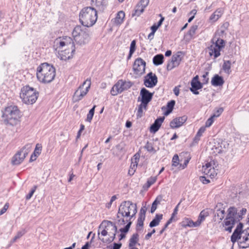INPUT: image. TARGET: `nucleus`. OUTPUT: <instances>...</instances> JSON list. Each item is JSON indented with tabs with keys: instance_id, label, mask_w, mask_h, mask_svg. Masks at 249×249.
<instances>
[{
	"instance_id": "nucleus-1",
	"label": "nucleus",
	"mask_w": 249,
	"mask_h": 249,
	"mask_svg": "<svg viewBox=\"0 0 249 249\" xmlns=\"http://www.w3.org/2000/svg\"><path fill=\"white\" fill-rule=\"evenodd\" d=\"M117 230V227L114 223L104 220L99 227V238L104 243H111L115 239Z\"/></svg>"
},
{
	"instance_id": "nucleus-2",
	"label": "nucleus",
	"mask_w": 249,
	"mask_h": 249,
	"mask_svg": "<svg viewBox=\"0 0 249 249\" xmlns=\"http://www.w3.org/2000/svg\"><path fill=\"white\" fill-rule=\"evenodd\" d=\"M36 76L38 80L42 83H50L55 76V69L48 63H42L37 69Z\"/></svg>"
},
{
	"instance_id": "nucleus-3",
	"label": "nucleus",
	"mask_w": 249,
	"mask_h": 249,
	"mask_svg": "<svg viewBox=\"0 0 249 249\" xmlns=\"http://www.w3.org/2000/svg\"><path fill=\"white\" fill-rule=\"evenodd\" d=\"M2 118L5 124L16 125L19 121L20 111L17 106L8 107L3 111Z\"/></svg>"
},
{
	"instance_id": "nucleus-4",
	"label": "nucleus",
	"mask_w": 249,
	"mask_h": 249,
	"mask_svg": "<svg viewBox=\"0 0 249 249\" xmlns=\"http://www.w3.org/2000/svg\"><path fill=\"white\" fill-rule=\"evenodd\" d=\"M137 212L136 204L130 201H124L121 203L117 213V217L125 218L128 220H131Z\"/></svg>"
},
{
	"instance_id": "nucleus-5",
	"label": "nucleus",
	"mask_w": 249,
	"mask_h": 249,
	"mask_svg": "<svg viewBox=\"0 0 249 249\" xmlns=\"http://www.w3.org/2000/svg\"><path fill=\"white\" fill-rule=\"evenodd\" d=\"M38 96V92L29 86L23 87L20 93V98L26 104H33L36 102Z\"/></svg>"
},
{
	"instance_id": "nucleus-6",
	"label": "nucleus",
	"mask_w": 249,
	"mask_h": 249,
	"mask_svg": "<svg viewBox=\"0 0 249 249\" xmlns=\"http://www.w3.org/2000/svg\"><path fill=\"white\" fill-rule=\"evenodd\" d=\"M241 218V216L237 213L236 208L232 207H230L228 210L227 215L224 220L225 230L231 232L235 223L239 221Z\"/></svg>"
},
{
	"instance_id": "nucleus-7",
	"label": "nucleus",
	"mask_w": 249,
	"mask_h": 249,
	"mask_svg": "<svg viewBox=\"0 0 249 249\" xmlns=\"http://www.w3.org/2000/svg\"><path fill=\"white\" fill-rule=\"evenodd\" d=\"M73 40L76 44L82 45L87 43L89 40V36L87 29H83L80 26H76L72 33Z\"/></svg>"
},
{
	"instance_id": "nucleus-8",
	"label": "nucleus",
	"mask_w": 249,
	"mask_h": 249,
	"mask_svg": "<svg viewBox=\"0 0 249 249\" xmlns=\"http://www.w3.org/2000/svg\"><path fill=\"white\" fill-rule=\"evenodd\" d=\"M93 13L92 7H87L82 10L79 15V20L84 26L89 27L93 25Z\"/></svg>"
},
{
	"instance_id": "nucleus-9",
	"label": "nucleus",
	"mask_w": 249,
	"mask_h": 249,
	"mask_svg": "<svg viewBox=\"0 0 249 249\" xmlns=\"http://www.w3.org/2000/svg\"><path fill=\"white\" fill-rule=\"evenodd\" d=\"M55 45L57 47V49H63L64 47L71 48V53H74L75 48L74 43L72 38L69 36H64L56 38L54 41Z\"/></svg>"
},
{
	"instance_id": "nucleus-10",
	"label": "nucleus",
	"mask_w": 249,
	"mask_h": 249,
	"mask_svg": "<svg viewBox=\"0 0 249 249\" xmlns=\"http://www.w3.org/2000/svg\"><path fill=\"white\" fill-rule=\"evenodd\" d=\"M91 85L90 79H87L75 91L72 98L74 102L81 100L89 91Z\"/></svg>"
},
{
	"instance_id": "nucleus-11",
	"label": "nucleus",
	"mask_w": 249,
	"mask_h": 249,
	"mask_svg": "<svg viewBox=\"0 0 249 249\" xmlns=\"http://www.w3.org/2000/svg\"><path fill=\"white\" fill-rule=\"evenodd\" d=\"M132 86V83L130 81L119 80L112 88L110 93L113 96H115L122 92L123 91L129 89Z\"/></svg>"
},
{
	"instance_id": "nucleus-12",
	"label": "nucleus",
	"mask_w": 249,
	"mask_h": 249,
	"mask_svg": "<svg viewBox=\"0 0 249 249\" xmlns=\"http://www.w3.org/2000/svg\"><path fill=\"white\" fill-rule=\"evenodd\" d=\"M31 148L32 145L31 144H26L13 157L12 160V164L14 165L19 164L31 151Z\"/></svg>"
},
{
	"instance_id": "nucleus-13",
	"label": "nucleus",
	"mask_w": 249,
	"mask_h": 249,
	"mask_svg": "<svg viewBox=\"0 0 249 249\" xmlns=\"http://www.w3.org/2000/svg\"><path fill=\"white\" fill-rule=\"evenodd\" d=\"M146 62L141 58H137L133 65V70L134 73L141 76L145 72Z\"/></svg>"
},
{
	"instance_id": "nucleus-14",
	"label": "nucleus",
	"mask_w": 249,
	"mask_h": 249,
	"mask_svg": "<svg viewBox=\"0 0 249 249\" xmlns=\"http://www.w3.org/2000/svg\"><path fill=\"white\" fill-rule=\"evenodd\" d=\"M214 165L213 161L206 163L202 167V172L211 178H214L217 175V171L214 168Z\"/></svg>"
},
{
	"instance_id": "nucleus-15",
	"label": "nucleus",
	"mask_w": 249,
	"mask_h": 249,
	"mask_svg": "<svg viewBox=\"0 0 249 249\" xmlns=\"http://www.w3.org/2000/svg\"><path fill=\"white\" fill-rule=\"evenodd\" d=\"M153 96V93L149 92L145 88L141 89L140 96L138 98V101H141L143 105H147L151 101Z\"/></svg>"
},
{
	"instance_id": "nucleus-16",
	"label": "nucleus",
	"mask_w": 249,
	"mask_h": 249,
	"mask_svg": "<svg viewBox=\"0 0 249 249\" xmlns=\"http://www.w3.org/2000/svg\"><path fill=\"white\" fill-rule=\"evenodd\" d=\"M240 248L244 249L249 247V228L246 231H243L237 240Z\"/></svg>"
},
{
	"instance_id": "nucleus-17",
	"label": "nucleus",
	"mask_w": 249,
	"mask_h": 249,
	"mask_svg": "<svg viewBox=\"0 0 249 249\" xmlns=\"http://www.w3.org/2000/svg\"><path fill=\"white\" fill-rule=\"evenodd\" d=\"M158 83L156 75L152 72L148 73L144 78V85L149 88H153Z\"/></svg>"
},
{
	"instance_id": "nucleus-18",
	"label": "nucleus",
	"mask_w": 249,
	"mask_h": 249,
	"mask_svg": "<svg viewBox=\"0 0 249 249\" xmlns=\"http://www.w3.org/2000/svg\"><path fill=\"white\" fill-rule=\"evenodd\" d=\"M149 0H141L136 5L134 12L132 14V17H139L144 11L145 8L148 5Z\"/></svg>"
},
{
	"instance_id": "nucleus-19",
	"label": "nucleus",
	"mask_w": 249,
	"mask_h": 249,
	"mask_svg": "<svg viewBox=\"0 0 249 249\" xmlns=\"http://www.w3.org/2000/svg\"><path fill=\"white\" fill-rule=\"evenodd\" d=\"M228 147L229 143L227 142L223 141L221 143H215L212 148V150L213 153L216 155L226 151Z\"/></svg>"
},
{
	"instance_id": "nucleus-20",
	"label": "nucleus",
	"mask_w": 249,
	"mask_h": 249,
	"mask_svg": "<svg viewBox=\"0 0 249 249\" xmlns=\"http://www.w3.org/2000/svg\"><path fill=\"white\" fill-rule=\"evenodd\" d=\"M187 119L186 116H183L174 119L170 123V126L172 128H177L181 126Z\"/></svg>"
},
{
	"instance_id": "nucleus-21",
	"label": "nucleus",
	"mask_w": 249,
	"mask_h": 249,
	"mask_svg": "<svg viewBox=\"0 0 249 249\" xmlns=\"http://www.w3.org/2000/svg\"><path fill=\"white\" fill-rule=\"evenodd\" d=\"M74 53H71V48H66L64 50L63 49H58L59 57L61 60H66L72 57Z\"/></svg>"
},
{
	"instance_id": "nucleus-22",
	"label": "nucleus",
	"mask_w": 249,
	"mask_h": 249,
	"mask_svg": "<svg viewBox=\"0 0 249 249\" xmlns=\"http://www.w3.org/2000/svg\"><path fill=\"white\" fill-rule=\"evenodd\" d=\"M191 86L190 90L195 94L197 95L199 92L197 91L202 88V84L198 81V76L195 77L191 82Z\"/></svg>"
},
{
	"instance_id": "nucleus-23",
	"label": "nucleus",
	"mask_w": 249,
	"mask_h": 249,
	"mask_svg": "<svg viewBox=\"0 0 249 249\" xmlns=\"http://www.w3.org/2000/svg\"><path fill=\"white\" fill-rule=\"evenodd\" d=\"M164 119V117L157 119L150 127V132L155 133L157 132L160 128Z\"/></svg>"
},
{
	"instance_id": "nucleus-24",
	"label": "nucleus",
	"mask_w": 249,
	"mask_h": 249,
	"mask_svg": "<svg viewBox=\"0 0 249 249\" xmlns=\"http://www.w3.org/2000/svg\"><path fill=\"white\" fill-rule=\"evenodd\" d=\"M217 206L215 208V210L214 212L213 220L214 221L220 222L224 218L225 214V212L224 209H217Z\"/></svg>"
},
{
	"instance_id": "nucleus-25",
	"label": "nucleus",
	"mask_w": 249,
	"mask_h": 249,
	"mask_svg": "<svg viewBox=\"0 0 249 249\" xmlns=\"http://www.w3.org/2000/svg\"><path fill=\"white\" fill-rule=\"evenodd\" d=\"M208 49L210 55H213L214 58L218 57L220 55L221 50L220 47H217L216 45L212 44Z\"/></svg>"
},
{
	"instance_id": "nucleus-26",
	"label": "nucleus",
	"mask_w": 249,
	"mask_h": 249,
	"mask_svg": "<svg viewBox=\"0 0 249 249\" xmlns=\"http://www.w3.org/2000/svg\"><path fill=\"white\" fill-rule=\"evenodd\" d=\"M243 228V224L240 223L237 226L236 229L234 231L233 234L231 236V241L234 243L237 241L238 238H239V236L242 232L241 231L242 229Z\"/></svg>"
},
{
	"instance_id": "nucleus-27",
	"label": "nucleus",
	"mask_w": 249,
	"mask_h": 249,
	"mask_svg": "<svg viewBox=\"0 0 249 249\" xmlns=\"http://www.w3.org/2000/svg\"><path fill=\"white\" fill-rule=\"evenodd\" d=\"M224 12L223 9L222 8H218L210 17V20L213 22L217 21L223 15Z\"/></svg>"
},
{
	"instance_id": "nucleus-28",
	"label": "nucleus",
	"mask_w": 249,
	"mask_h": 249,
	"mask_svg": "<svg viewBox=\"0 0 249 249\" xmlns=\"http://www.w3.org/2000/svg\"><path fill=\"white\" fill-rule=\"evenodd\" d=\"M211 83L214 86H220L224 84V81L221 76L216 74L212 78Z\"/></svg>"
},
{
	"instance_id": "nucleus-29",
	"label": "nucleus",
	"mask_w": 249,
	"mask_h": 249,
	"mask_svg": "<svg viewBox=\"0 0 249 249\" xmlns=\"http://www.w3.org/2000/svg\"><path fill=\"white\" fill-rule=\"evenodd\" d=\"M139 240V234L137 233L133 234L129 241V247L130 248H136L134 246L138 243Z\"/></svg>"
},
{
	"instance_id": "nucleus-30",
	"label": "nucleus",
	"mask_w": 249,
	"mask_h": 249,
	"mask_svg": "<svg viewBox=\"0 0 249 249\" xmlns=\"http://www.w3.org/2000/svg\"><path fill=\"white\" fill-rule=\"evenodd\" d=\"M140 154L139 153H136L133 158L131 159V163L130 165V169H132L136 171V168L138 165V162L140 160Z\"/></svg>"
},
{
	"instance_id": "nucleus-31",
	"label": "nucleus",
	"mask_w": 249,
	"mask_h": 249,
	"mask_svg": "<svg viewBox=\"0 0 249 249\" xmlns=\"http://www.w3.org/2000/svg\"><path fill=\"white\" fill-rule=\"evenodd\" d=\"M125 17V14L123 11H119L116 18H114V22L116 25H120L121 24L123 21Z\"/></svg>"
},
{
	"instance_id": "nucleus-32",
	"label": "nucleus",
	"mask_w": 249,
	"mask_h": 249,
	"mask_svg": "<svg viewBox=\"0 0 249 249\" xmlns=\"http://www.w3.org/2000/svg\"><path fill=\"white\" fill-rule=\"evenodd\" d=\"M163 215L162 214H157L155 218L152 220L149 224V226L151 228L158 226L160 220L162 218Z\"/></svg>"
},
{
	"instance_id": "nucleus-33",
	"label": "nucleus",
	"mask_w": 249,
	"mask_h": 249,
	"mask_svg": "<svg viewBox=\"0 0 249 249\" xmlns=\"http://www.w3.org/2000/svg\"><path fill=\"white\" fill-rule=\"evenodd\" d=\"M164 56L162 54L156 55L153 58V64L156 66L161 65L163 62Z\"/></svg>"
},
{
	"instance_id": "nucleus-34",
	"label": "nucleus",
	"mask_w": 249,
	"mask_h": 249,
	"mask_svg": "<svg viewBox=\"0 0 249 249\" xmlns=\"http://www.w3.org/2000/svg\"><path fill=\"white\" fill-rule=\"evenodd\" d=\"M181 59V52H178L177 54L173 55L171 58V60L174 62V64L178 66L179 65Z\"/></svg>"
},
{
	"instance_id": "nucleus-35",
	"label": "nucleus",
	"mask_w": 249,
	"mask_h": 249,
	"mask_svg": "<svg viewBox=\"0 0 249 249\" xmlns=\"http://www.w3.org/2000/svg\"><path fill=\"white\" fill-rule=\"evenodd\" d=\"M147 107V105H143L142 103H141V104L139 106L137 112V117L138 118H140L143 116V110H146Z\"/></svg>"
},
{
	"instance_id": "nucleus-36",
	"label": "nucleus",
	"mask_w": 249,
	"mask_h": 249,
	"mask_svg": "<svg viewBox=\"0 0 249 249\" xmlns=\"http://www.w3.org/2000/svg\"><path fill=\"white\" fill-rule=\"evenodd\" d=\"M145 217L143 216H141V215L139 216V217L138 219V221H137V226H136V230L138 231H141L142 230L143 225V221L145 220Z\"/></svg>"
},
{
	"instance_id": "nucleus-37",
	"label": "nucleus",
	"mask_w": 249,
	"mask_h": 249,
	"mask_svg": "<svg viewBox=\"0 0 249 249\" xmlns=\"http://www.w3.org/2000/svg\"><path fill=\"white\" fill-rule=\"evenodd\" d=\"M175 105V101L174 100H171L167 104V110L165 111L164 114L166 116L169 115L172 111Z\"/></svg>"
},
{
	"instance_id": "nucleus-38",
	"label": "nucleus",
	"mask_w": 249,
	"mask_h": 249,
	"mask_svg": "<svg viewBox=\"0 0 249 249\" xmlns=\"http://www.w3.org/2000/svg\"><path fill=\"white\" fill-rule=\"evenodd\" d=\"M231 62L230 61H224L222 68L224 72L228 74L231 72Z\"/></svg>"
},
{
	"instance_id": "nucleus-39",
	"label": "nucleus",
	"mask_w": 249,
	"mask_h": 249,
	"mask_svg": "<svg viewBox=\"0 0 249 249\" xmlns=\"http://www.w3.org/2000/svg\"><path fill=\"white\" fill-rule=\"evenodd\" d=\"M162 196H158L155 201L153 202L151 208V213H153L156 210L157 205L160 203L162 200Z\"/></svg>"
},
{
	"instance_id": "nucleus-40",
	"label": "nucleus",
	"mask_w": 249,
	"mask_h": 249,
	"mask_svg": "<svg viewBox=\"0 0 249 249\" xmlns=\"http://www.w3.org/2000/svg\"><path fill=\"white\" fill-rule=\"evenodd\" d=\"M125 221L126 222H127V224L125 226L124 228L120 229V231L121 232H124V233L127 232L130 228V227L132 224V222L131 221V220H128L127 219L124 220V218H122V224H124L125 223Z\"/></svg>"
},
{
	"instance_id": "nucleus-41",
	"label": "nucleus",
	"mask_w": 249,
	"mask_h": 249,
	"mask_svg": "<svg viewBox=\"0 0 249 249\" xmlns=\"http://www.w3.org/2000/svg\"><path fill=\"white\" fill-rule=\"evenodd\" d=\"M205 127L204 126H202L199 128L194 138V141L196 142H197L199 140L200 137L202 136V134L205 132Z\"/></svg>"
},
{
	"instance_id": "nucleus-42",
	"label": "nucleus",
	"mask_w": 249,
	"mask_h": 249,
	"mask_svg": "<svg viewBox=\"0 0 249 249\" xmlns=\"http://www.w3.org/2000/svg\"><path fill=\"white\" fill-rule=\"evenodd\" d=\"M209 214V213L208 210H204L200 212L198 219L202 223Z\"/></svg>"
},
{
	"instance_id": "nucleus-43",
	"label": "nucleus",
	"mask_w": 249,
	"mask_h": 249,
	"mask_svg": "<svg viewBox=\"0 0 249 249\" xmlns=\"http://www.w3.org/2000/svg\"><path fill=\"white\" fill-rule=\"evenodd\" d=\"M213 44L214 45H216L217 47H219L221 50L222 48L224 47L225 45V41L222 39L218 38L217 39V40H215V42L213 43Z\"/></svg>"
},
{
	"instance_id": "nucleus-44",
	"label": "nucleus",
	"mask_w": 249,
	"mask_h": 249,
	"mask_svg": "<svg viewBox=\"0 0 249 249\" xmlns=\"http://www.w3.org/2000/svg\"><path fill=\"white\" fill-rule=\"evenodd\" d=\"M25 232L24 230L19 231L17 234L14 237V238L11 240V243H14L17 239L20 238L21 236H22L24 234Z\"/></svg>"
},
{
	"instance_id": "nucleus-45",
	"label": "nucleus",
	"mask_w": 249,
	"mask_h": 249,
	"mask_svg": "<svg viewBox=\"0 0 249 249\" xmlns=\"http://www.w3.org/2000/svg\"><path fill=\"white\" fill-rule=\"evenodd\" d=\"M192 223H193V221L192 220H190L189 219H186L182 222V226L184 227H192Z\"/></svg>"
},
{
	"instance_id": "nucleus-46",
	"label": "nucleus",
	"mask_w": 249,
	"mask_h": 249,
	"mask_svg": "<svg viewBox=\"0 0 249 249\" xmlns=\"http://www.w3.org/2000/svg\"><path fill=\"white\" fill-rule=\"evenodd\" d=\"M179 158L177 154L175 155L172 159V166H177L179 164Z\"/></svg>"
},
{
	"instance_id": "nucleus-47",
	"label": "nucleus",
	"mask_w": 249,
	"mask_h": 249,
	"mask_svg": "<svg viewBox=\"0 0 249 249\" xmlns=\"http://www.w3.org/2000/svg\"><path fill=\"white\" fill-rule=\"evenodd\" d=\"M157 180L156 177H152L150 178L147 181L146 185L147 187L149 188L151 185L153 184Z\"/></svg>"
},
{
	"instance_id": "nucleus-48",
	"label": "nucleus",
	"mask_w": 249,
	"mask_h": 249,
	"mask_svg": "<svg viewBox=\"0 0 249 249\" xmlns=\"http://www.w3.org/2000/svg\"><path fill=\"white\" fill-rule=\"evenodd\" d=\"M93 117V107H92L90 110L89 113L87 115L86 121L90 123Z\"/></svg>"
},
{
	"instance_id": "nucleus-49",
	"label": "nucleus",
	"mask_w": 249,
	"mask_h": 249,
	"mask_svg": "<svg viewBox=\"0 0 249 249\" xmlns=\"http://www.w3.org/2000/svg\"><path fill=\"white\" fill-rule=\"evenodd\" d=\"M41 144L39 143H37L33 153H34V154H36L39 156V154L41 153Z\"/></svg>"
},
{
	"instance_id": "nucleus-50",
	"label": "nucleus",
	"mask_w": 249,
	"mask_h": 249,
	"mask_svg": "<svg viewBox=\"0 0 249 249\" xmlns=\"http://www.w3.org/2000/svg\"><path fill=\"white\" fill-rule=\"evenodd\" d=\"M36 188H37V186H36V185L34 186V187H33V188L31 190V191L29 193V194H28L26 196V199L28 200V199H30L31 198V197L33 196L34 193L36 191Z\"/></svg>"
},
{
	"instance_id": "nucleus-51",
	"label": "nucleus",
	"mask_w": 249,
	"mask_h": 249,
	"mask_svg": "<svg viewBox=\"0 0 249 249\" xmlns=\"http://www.w3.org/2000/svg\"><path fill=\"white\" fill-rule=\"evenodd\" d=\"M177 66H178L175 65V64H174V62L171 60V61L168 62V63L167 65V69L168 71H170Z\"/></svg>"
},
{
	"instance_id": "nucleus-52",
	"label": "nucleus",
	"mask_w": 249,
	"mask_h": 249,
	"mask_svg": "<svg viewBox=\"0 0 249 249\" xmlns=\"http://www.w3.org/2000/svg\"><path fill=\"white\" fill-rule=\"evenodd\" d=\"M177 66H178L175 65V64H174V62L171 60V61L168 62V63L167 65V69L168 71H170Z\"/></svg>"
},
{
	"instance_id": "nucleus-53",
	"label": "nucleus",
	"mask_w": 249,
	"mask_h": 249,
	"mask_svg": "<svg viewBox=\"0 0 249 249\" xmlns=\"http://www.w3.org/2000/svg\"><path fill=\"white\" fill-rule=\"evenodd\" d=\"M213 118H214L212 116L210 118H209L207 120L205 123V128L210 127L212 124L213 122Z\"/></svg>"
},
{
	"instance_id": "nucleus-54",
	"label": "nucleus",
	"mask_w": 249,
	"mask_h": 249,
	"mask_svg": "<svg viewBox=\"0 0 249 249\" xmlns=\"http://www.w3.org/2000/svg\"><path fill=\"white\" fill-rule=\"evenodd\" d=\"M136 41L135 40H133L131 43L129 52H133V53L135 52V51L136 50Z\"/></svg>"
},
{
	"instance_id": "nucleus-55",
	"label": "nucleus",
	"mask_w": 249,
	"mask_h": 249,
	"mask_svg": "<svg viewBox=\"0 0 249 249\" xmlns=\"http://www.w3.org/2000/svg\"><path fill=\"white\" fill-rule=\"evenodd\" d=\"M223 109L222 108H218L214 113L212 115L213 118L217 117L222 113Z\"/></svg>"
},
{
	"instance_id": "nucleus-56",
	"label": "nucleus",
	"mask_w": 249,
	"mask_h": 249,
	"mask_svg": "<svg viewBox=\"0 0 249 249\" xmlns=\"http://www.w3.org/2000/svg\"><path fill=\"white\" fill-rule=\"evenodd\" d=\"M172 223V218H170L168 221L166 222V223L165 224L164 227L162 228V229L160 231V234H161L164 231L166 230V229L167 228L168 225Z\"/></svg>"
},
{
	"instance_id": "nucleus-57",
	"label": "nucleus",
	"mask_w": 249,
	"mask_h": 249,
	"mask_svg": "<svg viewBox=\"0 0 249 249\" xmlns=\"http://www.w3.org/2000/svg\"><path fill=\"white\" fill-rule=\"evenodd\" d=\"M116 199H117L116 196H115V195L111 197L109 202L107 204L106 207L108 209L110 208L111 206V205H112V203H113V202Z\"/></svg>"
},
{
	"instance_id": "nucleus-58",
	"label": "nucleus",
	"mask_w": 249,
	"mask_h": 249,
	"mask_svg": "<svg viewBox=\"0 0 249 249\" xmlns=\"http://www.w3.org/2000/svg\"><path fill=\"white\" fill-rule=\"evenodd\" d=\"M146 210H147V208L145 206L142 207L140 210L139 215L145 217V213H146Z\"/></svg>"
},
{
	"instance_id": "nucleus-59",
	"label": "nucleus",
	"mask_w": 249,
	"mask_h": 249,
	"mask_svg": "<svg viewBox=\"0 0 249 249\" xmlns=\"http://www.w3.org/2000/svg\"><path fill=\"white\" fill-rule=\"evenodd\" d=\"M197 29V26L196 25H194V26H193L190 30H189V34L190 36H193L195 34V32L196 30V29Z\"/></svg>"
},
{
	"instance_id": "nucleus-60",
	"label": "nucleus",
	"mask_w": 249,
	"mask_h": 249,
	"mask_svg": "<svg viewBox=\"0 0 249 249\" xmlns=\"http://www.w3.org/2000/svg\"><path fill=\"white\" fill-rule=\"evenodd\" d=\"M180 203V202L176 206V207L175 208L174 210V212L172 214V216L170 218H172V221H173V219L174 218V217L177 214L178 212V206L179 205Z\"/></svg>"
},
{
	"instance_id": "nucleus-61",
	"label": "nucleus",
	"mask_w": 249,
	"mask_h": 249,
	"mask_svg": "<svg viewBox=\"0 0 249 249\" xmlns=\"http://www.w3.org/2000/svg\"><path fill=\"white\" fill-rule=\"evenodd\" d=\"M209 73L206 72L205 74H204L202 76L203 79L202 81L204 84L207 83L209 80V78H208Z\"/></svg>"
},
{
	"instance_id": "nucleus-62",
	"label": "nucleus",
	"mask_w": 249,
	"mask_h": 249,
	"mask_svg": "<svg viewBox=\"0 0 249 249\" xmlns=\"http://www.w3.org/2000/svg\"><path fill=\"white\" fill-rule=\"evenodd\" d=\"M200 180L203 184H208V183L210 182V181L207 179L206 177L204 176L200 177Z\"/></svg>"
},
{
	"instance_id": "nucleus-63",
	"label": "nucleus",
	"mask_w": 249,
	"mask_h": 249,
	"mask_svg": "<svg viewBox=\"0 0 249 249\" xmlns=\"http://www.w3.org/2000/svg\"><path fill=\"white\" fill-rule=\"evenodd\" d=\"M201 224V222L198 219H197V221L196 222H194L193 221V223L192 224V227H198Z\"/></svg>"
},
{
	"instance_id": "nucleus-64",
	"label": "nucleus",
	"mask_w": 249,
	"mask_h": 249,
	"mask_svg": "<svg viewBox=\"0 0 249 249\" xmlns=\"http://www.w3.org/2000/svg\"><path fill=\"white\" fill-rule=\"evenodd\" d=\"M179 87H180V86H176L174 88V89H173L174 92L177 96H178V95L179 94Z\"/></svg>"
}]
</instances>
